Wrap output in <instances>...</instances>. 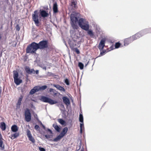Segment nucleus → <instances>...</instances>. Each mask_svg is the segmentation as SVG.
<instances>
[{"mask_svg": "<svg viewBox=\"0 0 151 151\" xmlns=\"http://www.w3.org/2000/svg\"><path fill=\"white\" fill-rule=\"evenodd\" d=\"M78 13L73 12L70 15V24L71 27L74 29H77L78 26L82 29L86 31L90 36L93 37L94 36L93 32L91 29H89V22L83 18H80L77 15Z\"/></svg>", "mask_w": 151, "mask_h": 151, "instance_id": "nucleus-1", "label": "nucleus"}, {"mask_svg": "<svg viewBox=\"0 0 151 151\" xmlns=\"http://www.w3.org/2000/svg\"><path fill=\"white\" fill-rule=\"evenodd\" d=\"M48 41L45 40L40 41L39 43L33 42L27 47L26 52L27 53L36 54V51L38 49L43 50L48 47Z\"/></svg>", "mask_w": 151, "mask_h": 151, "instance_id": "nucleus-2", "label": "nucleus"}, {"mask_svg": "<svg viewBox=\"0 0 151 151\" xmlns=\"http://www.w3.org/2000/svg\"><path fill=\"white\" fill-rule=\"evenodd\" d=\"M68 131V128L66 127H64L62 131L59 135L56 138L54 139H49V140L54 142H57L61 138L65 135Z\"/></svg>", "mask_w": 151, "mask_h": 151, "instance_id": "nucleus-3", "label": "nucleus"}, {"mask_svg": "<svg viewBox=\"0 0 151 151\" xmlns=\"http://www.w3.org/2000/svg\"><path fill=\"white\" fill-rule=\"evenodd\" d=\"M41 101L43 102L48 103L50 105H53L57 104L58 102L46 96H42L40 99Z\"/></svg>", "mask_w": 151, "mask_h": 151, "instance_id": "nucleus-4", "label": "nucleus"}, {"mask_svg": "<svg viewBox=\"0 0 151 151\" xmlns=\"http://www.w3.org/2000/svg\"><path fill=\"white\" fill-rule=\"evenodd\" d=\"M71 37L72 38V39L71 40H69L68 41V43L71 50H73L75 48L74 47L76 45L77 39L78 38V37L75 35H73L72 34Z\"/></svg>", "mask_w": 151, "mask_h": 151, "instance_id": "nucleus-5", "label": "nucleus"}, {"mask_svg": "<svg viewBox=\"0 0 151 151\" xmlns=\"http://www.w3.org/2000/svg\"><path fill=\"white\" fill-rule=\"evenodd\" d=\"M13 73L14 82L17 85H19L22 82V81L19 78V73L17 71L14 70Z\"/></svg>", "mask_w": 151, "mask_h": 151, "instance_id": "nucleus-6", "label": "nucleus"}, {"mask_svg": "<svg viewBox=\"0 0 151 151\" xmlns=\"http://www.w3.org/2000/svg\"><path fill=\"white\" fill-rule=\"evenodd\" d=\"M42 127L43 129L46 131L47 132V133L48 134H46L45 135V138L48 139V140L49 139H50V138H52L53 137V132L49 128H46L45 127V126L44 125L42 124Z\"/></svg>", "mask_w": 151, "mask_h": 151, "instance_id": "nucleus-7", "label": "nucleus"}, {"mask_svg": "<svg viewBox=\"0 0 151 151\" xmlns=\"http://www.w3.org/2000/svg\"><path fill=\"white\" fill-rule=\"evenodd\" d=\"M24 116L25 120L26 122H29L31 120V113L29 110L28 108H27L25 111Z\"/></svg>", "mask_w": 151, "mask_h": 151, "instance_id": "nucleus-8", "label": "nucleus"}, {"mask_svg": "<svg viewBox=\"0 0 151 151\" xmlns=\"http://www.w3.org/2000/svg\"><path fill=\"white\" fill-rule=\"evenodd\" d=\"M34 14H33L32 15V18L33 20L34 21L35 23L37 26H39V16H38L37 11V10L35 11L34 12Z\"/></svg>", "mask_w": 151, "mask_h": 151, "instance_id": "nucleus-9", "label": "nucleus"}, {"mask_svg": "<svg viewBox=\"0 0 151 151\" xmlns=\"http://www.w3.org/2000/svg\"><path fill=\"white\" fill-rule=\"evenodd\" d=\"M106 40L105 38H103L100 41L98 46V48L101 51L103 49L104 47L105 46V43Z\"/></svg>", "mask_w": 151, "mask_h": 151, "instance_id": "nucleus-10", "label": "nucleus"}, {"mask_svg": "<svg viewBox=\"0 0 151 151\" xmlns=\"http://www.w3.org/2000/svg\"><path fill=\"white\" fill-rule=\"evenodd\" d=\"M27 135L29 141H31L32 143H35V140L32 136L30 131L29 129L27 130Z\"/></svg>", "mask_w": 151, "mask_h": 151, "instance_id": "nucleus-11", "label": "nucleus"}, {"mask_svg": "<svg viewBox=\"0 0 151 151\" xmlns=\"http://www.w3.org/2000/svg\"><path fill=\"white\" fill-rule=\"evenodd\" d=\"M62 99L63 102L66 105L67 109L70 104L69 99L67 96H65L63 97Z\"/></svg>", "mask_w": 151, "mask_h": 151, "instance_id": "nucleus-12", "label": "nucleus"}, {"mask_svg": "<svg viewBox=\"0 0 151 151\" xmlns=\"http://www.w3.org/2000/svg\"><path fill=\"white\" fill-rule=\"evenodd\" d=\"M40 14L42 17L45 18L48 15V14L45 11L43 10H40Z\"/></svg>", "mask_w": 151, "mask_h": 151, "instance_id": "nucleus-13", "label": "nucleus"}, {"mask_svg": "<svg viewBox=\"0 0 151 151\" xmlns=\"http://www.w3.org/2000/svg\"><path fill=\"white\" fill-rule=\"evenodd\" d=\"M133 41L131 37L128 38H126L124 40V45L127 46Z\"/></svg>", "mask_w": 151, "mask_h": 151, "instance_id": "nucleus-14", "label": "nucleus"}, {"mask_svg": "<svg viewBox=\"0 0 151 151\" xmlns=\"http://www.w3.org/2000/svg\"><path fill=\"white\" fill-rule=\"evenodd\" d=\"M52 9L53 13L56 14L58 12V6L56 2H54L53 3Z\"/></svg>", "mask_w": 151, "mask_h": 151, "instance_id": "nucleus-15", "label": "nucleus"}, {"mask_svg": "<svg viewBox=\"0 0 151 151\" xmlns=\"http://www.w3.org/2000/svg\"><path fill=\"white\" fill-rule=\"evenodd\" d=\"M53 86L56 88L58 89L61 92H65V89L63 87L60 86L58 84H53Z\"/></svg>", "mask_w": 151, "mask_h": 151, "instance_id": "nucleus-16", "label": "nucleus"}, {"mask_svg": "<svg viewBox=\"0 0 151 151\" xmlns=\"http://www.w3.org/2000/svg\"><path fill=\"white\" fill-rule=\"evenodd\" d=\"M38 91L37 86H35L31 89L29 92V94L31 95H32L35 93L36 92Z\"/></svg>", "mask_w": 151, "mask_h": 151, "instance_id": "nucleus-17", "label": "nucleus"}, {"mask_svg": "<svg viewBox=\"0 0 151 151\" xmlns=\"http://www.w3.org/2000/svg\"><path fill=\"white\" fill-rule=\"evenodd\" d=\"M23 98V96L22 95H21L18 99L17 103L16 104V106L17 107H19L21 104V101Z\"/></svg>", "mask_w": 151, "mask_h": 151, "instance_id": "nucleus-18", "label": "nucleus"}, {"mask_svg": "<svg viewBox=\"0 0 151 151\" xmlns=\"http://www.w3.org/2000/svg\"><path fill=\"white\" fill-rule=\"evenodd\" d=\"M11 129L12 132H16L18 131V128L17 125H14L12 126Z\"/></svg>", "mask_w": 151, "mask_h": 151, "instance_id": "nucleus-19", "label": "nucleus"}, {"mask_svg": "<svg viewBox=\"0 0 151 151\" xmlns=\"http://www.w3.org/2000/svg\"><path fill=\"white\" fill-rule=\"evenodd\" d=\"M77 2L76 0H72L71 1V5L73 8H77Z\"/></svg>", "mask_w": 151, "mask_h": 151, "instance_id": "nucleus-20", "label": "nucleus"}, {"mask_svg": "<svg viewBox=\"0 0 151 151\" xmlns=\"http://www.w3.org/2000/svg\"><path fill=\"white\" fill-rule=\"evenodd\" d=\"M37 86L38 91H43L47 88V86L46 85H43L41 86Z\"/></svg>", "mask_w": 151, "mask_h": 151, "instance_id": "nucleus-21", "label": "nucleus"}, {"mask_svg": "<svg viewBox=\"0 0 151 151\" xmlns=\"http://www.w3.org/2000/svg\"><path fill=\"white\" fill-rule=\"evenodd\" d=\"M19 136V132H15L13 134H11L10 135L11 138L12 139H14L18 137Z\"/></svg>", "mask_w": 151, "mask_h": 151, "instance_id": "nucleus-22", "label": "nucleus"}, {"mask_svg": "<svg viewBox=\"0 0 151 151\" xmlns=\"http://www.w3.org/2000/svg\"><path fill=\"white\" fill-rule=\"evenodd\" d=\"M140 32L142 36H143V35L146 34H147L149 33L148 28H146L143 29L140 31Z\"/></svg>", "mask_w": 151, "mask_h": 151, "instance_id": "nucleus-23", "label": "nucleus"}, {"mask_svg": "<svg viewBox=\"0 0 151 151\" xmlns=\"http://www.w3.org/2000/svg\"><path fill=\"white\" fill-rule=\"evenodd\" d=\"M52 126L58 132H60L61 128L57 124H53Z\"/></svg>", "mask_w": 151, "mask_h": 151, "instance_id": "nucleus-24", "label": "nucleus"}, {"mask_svg": "<svg viewBox=\"0 0 151 151\" xmlns=\"http://www.w3.org/2000/svg\"><path fill=\"white\" fill-rule=\"evenodd\" d=\"M0 127L2 131H4L6 129V124L4 122L1 123Z\"/></svg>", "mask_w": 151, "mask_h": 151, "instance_id": "nucleus-25", "label": "nucleus"}, {"mask_svg": "<svg viewBox=\"0 0 151 151\" xmlns=\"http://www.w3.org/2000/svg\"><path fill=\"white\" fill-rule=\"evenodd\" d=\"M58 122L62 125L65 124V121L62 119H58Z\"/></svg>", "mask_w": 151, "mask_h": 151, "instance_id": "nucleus-26", "label": "nucleus"}, {"mask_svg": "<svg viewBox=\"0 0 151 151\" xmlns=\"http://www.w3.org/2000/svg\"><path fill=\"white\" fill-rule=\"evenodd\" d=\"M49 91L50 93H52L54 96H56L57 95L56 91L52 88H50L49 89Z\"/></svg>", "mask_w": 151, "mask_h": 151, "instance_id": "nucleus-27", "label": "nucleus"}, {"mask_svg": "<svg viewBox=\"0 0 151 151\" xmlns=\"http://www.w3.org/2000/svg\"><path fill=\"white\" fill-rule=\"evenodd\" d=\"M60 109L61 111H63V112H65V107L63 103L60 105Z\"/></svg>", "mask_w": 151, "mask_h": 151, "instance_id": "nucleus-28", "label": "nucleus"}, {"mask_svg": "<svg viewBox=\"0 0 151 151\" xmlns=\"http://www.w3.org/2000/svg\"><path fill=\"white\" fill-rule=\"evenodd\" d=\"M79 122L81 123H83V116L82 114L80 113L79 117Z\"/></svg>", "mask_w": 151, "mask_h": 151, "instance_id": "nucleus-29", "label": "nucleus"}, {"mask_svg": "<svg viewBox=\"0 0 151 151\" xmlns=\"http://www.w3.org/2000/svg\"><path fill=\"white\" fill-rule=\"evenodd\" d=\"M80 133L82 134L83 132V128L84 129V126L83 123H80Z\"/></svg>", "mask_w": 151, "mask_h": 151, "instance_id": "nucleus-30", "label": "nucleus"}, {"mask_svg": "<svg viewBox=\"0 0 151 151\" xmlns=\"http://www.w3.org/2000/svg\"><path fill=\"white\" fill-rule=\"evenodd\" d=\"M39 66L42 68L43 70H46V66L43 63H41L39 65Z\"/></svg>", "mask_w": 151, "mask_h": 151, "instance_id": "nucleus-31", "label": "nucleus"}, {"mask_svg": "<svg viewBox=\"0 0 151 151\" xmlns=\"http://www.w3.org/2000/svg\"><path fill=\"white\" fill-rule=\"evenodd\" d=\"M78 66L81 70H82L83 68L84 65L81 62H79L78 65Z\"/></svg>", "mask_w": 151, "mask_h": 151, "instance_id": "nucleus-32", "label": "nucleus"}, {"mask_svg": "<svg viewBox=\"0 0 151 151\" xmlns=\"http://www.w3.org/2000/svg\"><path fill=\"white\" fill-rule=\"evenodd\" d=\"M26 71L28 74H31V72H30L31 69H30L29 67L26 66L25 68Z\"/></svg>", "mask_w": 151, "mask_h": 151, "instance_id": "nucleus-33", "label": "nucleus"}, {"mask_svg": "<svg viewBox=\"0 0 151 151\" xmlns=\"http://www.w3.org/2000/svg\"><path fill=\"white\" fill-rule=\"evenodd\" d=\"M47 76H49V77L51 76H55V74L51 72H48L47 73Z\"/></svg>", "mask_w": 151, "mask_h": 151, "instance_id": "nucleus-34", "label": "nucleus"}, {"mask_svg": "<svg viewBox=\"0 0 151 151\" xmlns=\"http://www.w3.org/2000/svg\"><path fill=\"white\" fill-rule=\"evenodd\" d=\"M121 44L119 42H117L116 43L115 45V48H118L120 46Z\"/></svg>", "mask_w": 151, "mask_h": 151, "instance_id": "nucleus-35", "label": "nucleus"}, {"mask_svg": "<svg viewBox=\"0 0 151 151\" xmlns=\"http://www.w3.org/2000/svg\"><path fill=\"white\" fill-rule=\"evenodd\" d=\"M131 37L132 38L133 41L139 38L138 37H137V36L135 35V34Z\"/></svg>", "mask_w": 151, "mask_h": 151, "instance_id": "nucleus-36", "label": "nucleus"}, {"mask_svg": "<svg viewBox=\"0 0 151 151\" xmlns=\"http://www.w3.org/2000/svg\"><path fill=\"white\" fill-rule=\"evenodd\" d=\"M65 83L66 84V85L68 86L70 84V83L69 80L67 78H66L64 80Z\"/></svg>", "mask_w": 151, "mask_h": 151, "instance_id": "nucleus-37", "label": "nucleus"}, {"mask_svg": "<svg viewBox=\"0 0 151 151\" xmlns=\"http://www.w3.org/2000/svg\"><path fill=\"white\" fill-rule=\"evenodd\" d=\"M102 51H101L100 52V55L99 56V57L101 56H102V55H103L105 54V53H106V51L105 50H102Z\"/></svg>", "mask_w": 151, "mask_h": 151, "instance_id": "nucleus-38", "label": "nucleus"}, {"mask_svg": "<svg viewBox=\"0 0 151 151\" xmlns=\"http://www.w3.org/2000/svg\"><path fill=\"white\" fill-rule=\"evenodd\" d=\"M135 35L137 36V37H138L139 38L142 36V35H141V34L140 33V31L136 34Z\"/></svg>", "mask_w": 151, "mask_h": 151, "instance_id": "nucleus-39", "label": "nucleus"}, {"mask_svg": "<svg viewBox=\"0 0 151 151\" xmlns=\"http://www.w3.org/2000/svg\"><path fill=\"white\" fill-rule=\"evenodd\" d=\"M75 49V51L77 54H79L80 53V52L79 50L76 47L74 48Z\"/></svg>", "mask_w": 151, "mask_h": 151, "instance_id": "nucleus-40", "label": "nucleus"}, {"mask_svg": "<svg viewBox=\"0 0 151 151\" xmlns=\"http://www.w3.org/2000/svg\"><path fill=\"white\" fill-rule=\"evenodd\" d=\"M39 149L40 151H45V149L43 147H39Z\"/></svg>", "mask_w": 151, "mask_h": 151, "instance_id": "nucleus-41", "label": "nucleus"}, {"mask_svg": "<svg viewBox=\"0 0 151 151\" xmlns=\"http://www.w3.org/2000/svg\"><path fill=\"white\" fill-rule=\"evenodd\" d=\"M30 105L31 108L34 109H35V108L34 106L33 105L32 102H31L30 103Z\"/></svg>", "mask_w": 151, "mask_h": 151, "instance_id": "nucleus-42", "label": "nucleus"}, {"mask_svg": "<svg viewBox=\"0 0 151 151\" xmlns=\"http://www.w3.org/2000/svg\"><path fill=\"white\" fill-rule=\"evenodd\" d=\"M39 128V126L38 125H36L35 126V129L36 130H38Z\"/></svg>", "mask_w": 151, "mask_h": 151, "instance_id": "nucleus-43", "label": "nucleus"}, {"mask_svg": "<svg viewBox=\"0 0 151 151\" xmlns=\"http://www.w3.org/2000/svg\"><path fill=\"white\" fill-rule=\"evenodd\" d=\"M31 72V73H33V74H35V70L34 69H33V68L31 69L30 72Z\"/></svg>", "mask_w": 151, "mask_h": 151, "instance_id": "nucleus-44", "label": "nucleus"}, {"mask_svg": "<svg viewBox=\"0 0 151 151\" xmlns=\"http://www.w3.org/2000/svg\"><path fill=\"white\" fill-rule=\"evenodd\" d=\"M16 29L17 31H19L20 30V27L18 24L16 26Z\"/></svg>", "mask_w": 151, "mask_h": 151, "instance_id": "nucleus-45", "label": "nucleus"}, {"mask_svg": "<svg viewBox=\"0 0 151 151\" xmlns=\"http://www.w3.org/2000/svg\"><path fill=\"white\" fill-rule=\"evenodd\" d=\"M109 48L110 49V50L109 51H110V50H111L113 49H114V46H113V45H111L110 47Z\"/></svg>", "mask_w": 151, "mask_h": 151, "instance_id": "nucleus-46", "label": "nucleus"}, {"mask_svg": "<svg viewBox=\"0 0 151 151\" xmlns=\"http://www.w3.org/2000/svg\"><path fill=\"white\" fill-rule=\"evenodd\" d=\"M37 121L39 122V123H40V124H42V122L39 120V119L38 118V117H37Z\"/></svg>", "mask_w": 151, "mask_h": 151, "instance_id": "nucleus-47", "label": "nucleus"}, {"mask_svg": "<svg viewBox=\"0 0 151 151\" xmlns=\"http://www.w3.org/2000/svg\"><path fill=\"white\" fill-rule=\"evenodd\" d=\"M149 33H151V27L148 28Z\"/></svg>", "mask_w": 151, "mask_h": 151, "instance_id": "nucleus-48", "label": "nucleus"}, {"mask_svg": "<svg viewBox=\"0 0 151 151\" xmlns=\"http://www.w3.org/2000/svg\"><path fill=\"white\" fill-rule=\"evenodd\" d=\"M62 103H58V104L56 105L59 108H60V105L61 104H62Z\"/></svg>", "mask_w": 151, "mask_h": 151, "instance_id": "nucleus-49", "label": "nucleus"}, {"mask_svg": "<svg viewBox=\"0 0 151 151\" xmlns=\"http://www.w3.org/2000/svg\"><path fill=\"white\" fill-rule=\"evenodd\" d=\"M35 73L36 74H38L39 73V71L38 70H36V71H35Z\"/></svg>", "mask_w": 151, "mask_h": 151, "instance_id": "nucleus-50", "label": "nucleus"}, {"mask_svg": "<svg viewBox=\"0 0 151 151\" xmlns=\"http://www.w3.org/2000/svg\"><path fill=\"white\" fill-rule=\"evenodd\" d=\"M34 117L37 120V117H38L37 116V114H35L34 115Z\"/></svg>", "mask_w": 151, "mask_h": 151, "instance_id": "nucleus-51", "label": "nucleus"}, {"mask_svg": "<svg viewBox=\"0 0 151 151\" xmlns=\"http://www.w3.org/2000/svg\"><path fill=\"white\" fill-rule=\"evenodd\" d=\"M43 8H44V9H45L46 10H47L48 9V7L47 6L44 7Z\"/></svg>", "mask_w": 151, "mask_h": 151, "instance_id": "nucleus-52", "label": "nucleus"}, {"mask_svg": "<svg viewBox=\"0 0 151 151\" xmlns=\"http://www.w3.org/2000/svg\"><path fill=\"white\" fill-rule=\"evenodd\" d=\"M64 43H65V45L68 47V46H67V44H66V42L65 41H64Z\"/></svg>", "mask_w": 151, "mask_h": 151, "instance_id": "nucleus-53", "label": "nucleus"}, {"mask_svg": "<svg viewBox=\"0 0 151 151\" xmlns=\"http://www.w3.org/2000/svg\"><path fill=\"white\" fill-rule=\"evenodd\" d=\"M32 101L34 102H36V101L35 100H34V99H32Z\"/></svg>", "mask_w": 151, "mask_h": 151, "instance_id": "nucleus-54", "label": "nucleus"}, {"mask_svg": "<svg viewBox=\"0 0 151 151\" xmlns=\"http://www.w3.org/2000/svg\"><path fill=\"white\" fill-rule=\"evenodd\" d=\"M88 63L86 64V66L88 64Z\"/></svg>", "mask_w": 151, "mask_h": 151, "instance_id": "nucleus-55", "label": "nucleus"}, {"mask_svg": "<svg viewBox=\"0 0 151 151\" xmlns=\"http://www.w3.org/2000/svg\"><path fill=\"white\" fill-rule=\"evenodd\" d=\"M81 151H83V150H81Z\"/></svg>", "mask_w": 151, "mask_h": 151, "instance_id": "nucleus-56", "label": "nucleus"}]
</instances>
